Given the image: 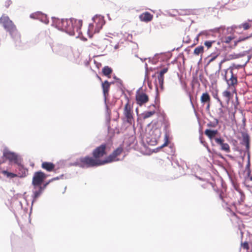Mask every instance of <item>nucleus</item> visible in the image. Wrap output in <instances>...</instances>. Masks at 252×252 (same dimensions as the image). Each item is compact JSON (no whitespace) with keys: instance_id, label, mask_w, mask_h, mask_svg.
I'll return each mask as SVG.
<instances>
[{"instance_id":"nucleus-1","label":"nucleus","mask_w":252,"mask_h":252,"mask_svg":"<svg viewBox=\"0 0 252 252\" xmlns=\"http://www.w3.org/2000/svg\"><path fill=\"white\" fill-rule=\"evenodd\" d=\"M160 129L157 127H153L150 129H146L143 137V140L149 145L154 146L157 144L160 137Z\"/></svg>"},{"instance_id":"nucleus-2","label":"nucleus","mask_w":252,"mask_h":252,"mask_svg":"<svg viewBox=\"0 0 252 252\" xmlns=\"http://www.w3.org/2000/svg\"><path fill=\"white\" fill-rule=\"evenodd\" d=\"M71 19V24H68L67 29H65V32L70 35L75 36L78 37L82 33L81 28L82 27V20H78L74 18Z\"/></svg>"},{"instance_id":"nucleus-3","label":"nucleus","mask_w":252,"mask_h":252,"mask_svg":"<svg viewBox=\"0 0 252 252\" xmlns=\"http://www.w3.org/2000/svg\"><path fill=\"white\" fill-rule=\"evenodd\" d=\"M52 26L55 27L59 30L65 32V29L67 28L68 24H71V19H59L52 17Z\"/></svg>"},{"instance_id":"nucleus-4","label":"nucleus","mask_w":252,"mask_h":252,"mask_svg":"<svg viewBox=\"0 0 252 252\" xmlns=\"http://www.w3.org/2000/svg\"><path fill=\"white\" fill-rule=\"evenodd\" d=\"M233 67L230 66L228 69L225 70V74L223 76L224 79L226 81L228 86H234L237 84V75L233 72Z\"/></svg>"},{"instance_id":"nucleus-5","label":"nucleus","mask_w":252,"mask_h":252,"mask_svg":"<svg viewBox=\"0 0 252 252\" xmlns=\"http://www.w3.org/2000/svg\"><path fill=\"white\" fill-rule=\"evenodd\" d=\"M81 161L84 166V168L97 166L104 164V163L102 162V160H100L94 159L93 158L89 156L81 157Z\"/></svg>"},{"instance_id":"nucleus-6","label":"nucleus","mask_w":252,"mask_h":252,"mask_svg":"<svg viewBox=\"0 0 252 252\" xmlns=\"http://www.w3.org/2000/svg\"><path fill=\"white\" fill-rule=\"evenodd\" d=\"M3 157L8 160L10 162H13L16 164L19 163L21 159L20 157L18 154L11 152L7 149L4 150Z\"/></svg>"},{"instance_id":"nucleus-7","label":"nucleus","mask_w":252,"mask_h":252,"mask_svg":"<svg viewBox=\"0 0 252 252\" xmlns=\"http://www.w3.org/2000/svg\"><path fill=\"white\" fill-rule=\"evenodd\" d=\"M46 178V175L42 171L36 172L33 176L32 184L34 186V189L36 187L41 185L43 181Z\"/></svg>"},{"instance_id":"nucleus-8","label":"nucleus","mask_w":252,"mask_h":252,"mask_svg":"<svg viewBox=\"0 0 252 252\" xmlns=\"http://www.w3.org/2000/svg\"><path fill=\"white\" fill-rule=\"evenodd\" d=\"M123 152V149L121 147H119L114 150L113 153L108 156L105 159L102 160V162L105 164L110 163L113 161L119 160V158H117V156H119Z\"/></svg>"},{"instance_id":"nucleus-9","label":"nucleus","mask_w":252,"mask_h":252,"mask_svg":"<svg viewBox=\"0 0 252 252\" xmlns=\"http://www.w3.org/2000/svg\"><path fill=\"white\" fill-rule=\"evenodd\" d=\"M0 23L2 24L4 29L9 32L16 28L15 26L8 16H3L0 18Z\"/></svg>"},{"instance_id":"nucleus-10","label":"nucleus","mask_w":252,"mask_h":252,"mask_svg":"<svg viewBox=\"0 0 252 252\" xmlns=\"http://www.w3.org/2000/svg\"><path fill=\"white\" fill-rule=\"evenodd\" d=\"M106 144H102L94 149L93 156L95 158H100L106 155Z\"/></svg>"},{"instance_id":"nucleus-11","label":"nucleus","mask_w":252,"mask_h":252,"mask_svg":"<svg viewBox=\"0 0 252 252\" xmlns=\"http://www.w3.org/2000/svg\"><path fill=\"white\" fill-rule=\"evenodd\" d=\"M236 27L232 26L227 27L226 28L224 26H220L219 28H217L214 29V31L219 32L220 34V36H226L227 34H231L233 33Z\"/></svg>"},{"instance_id":"nucleus-12","label":"nucleus","mask_w":252,"mask_h":252,"mask_svg":"<svg viewBox=\"0 0 252 252\" xmlns=\"http://www.w3.org/2000/svg\"><path fill=\"white\" fill-rule=\"evenodd\" d=\"M124 114L126 119V122L130 124H132L133 118L132 115L131 107L128 103H127L125 106Z\"/></svg>"},{"instance_id":"nucleus-13","label":"nucleus","mask_w":252,"mask_h":252,"mask_svg":"<svg viewBox=\"0 0 252 252\" xmlns=\"http://www.w3.org/2000/svg\"><path fill=\"white\" fill-rule=\"evenodd\" d=\"M92 20L96 24V28L95 29V32H98L100 29L102 28V26L105 24L104 17L101 15H96L92 18Z\"/></svg>"},{"instance_id":"nucleus-14","label":"nucleus","mask_w":252,"mask_h":252,"mask_svg":"<svg viewBox=\"0 0 252 252\" xmlns=\"http://www.w3.org/2000/svg\"><path fill=\"white\" fill-rule=\"evenodd\" d=\"M30 18L38 19L41 22L45 24H48L49 22L47 15L39 11L31 14L30 15Z\"/></svg>"},{"instance_id":"nucleus-15","label":"nucleus","mask_w":252,"mask_h":252,"mask_svg":"<svg viewBox=\"0 0 252 252\" xmlns=\"http://www.w3.org/2000/svg\"><path fill=\"white\" fill-rule=\"evenodd\" d=\"M136 100L139 105H142L148 101L149 98L146 94L143 93H140L139 92V90H138L136 92Z\"/></svg>"},{"instance_id":"nucleus-16","label":"nucleus","mask_w":252,"mask_h":252,"mask_svg":"<svg viewBox=\"0 0 252 252\" xmlns=\"http://www.w3.org/2000/svg\"><path fill=\"white\" fill-rule=\"evenodd\" d=\"M9 33L12 38L13 39L15 45L16 46H20L21 45V36L20 33L16 29V28L14 29Z\"/></svg>"},{"instance_id":"nucleus-17","label":"nucleus","mask_w":252,"mask_h":252,"mask_svg":"<svg viewBox=\"0 0 252 252\" xmlns=\"http://www.w3.org/2000/svg\"><path fill=\"white\" fill-rule=\"evenodd\" d=\"M214 140L216 143L220 145V150L222 151H224L226 153H229L230 152V147L229 145L226 143H224V140L220 137H217L214 138Z\"/></svg>"},{"instance_id":"nucleus-18","label":"nucleus","mask_w":252,"mask_h":252,"mask_svg":"<svg viewBox=\"0 0 252 252\" xmlns=\"http://www.w3.org/2000/svg\"><path fill=\"white\" fill-rule=\"evenodd\" d=\"M17 171L18 177L20 178H24L27 176L28 174V170L21 163V161L19 163H17Z\"/></svg>"},{"instance_id":"nucleus-19","label":"nucleus","mask_w":252,"mask_h":252,"mask_svg":"<svg viewBox=\"0 0 252 252\" xmlns=\"http://www.w3.org/2000/svg\"><path fill=\"white\" fill-rule=\"evenodd\" d=\"M37 187V189H35V190H32L33 194L32 195V204L36 200V199L42 194L43 192L41 188H40L39 186Z\"/></svg>"},{"instance_id":"nucleus-20","label":"nucleus","mask_w":252,"mask_h":252,"mask_svg":"<svg viewBox=\"0 0 252 252\" xmlns=\"http://www.w3.org/2000/svg\"><path fill=\"white\" fill-rule=\"evenodd\" d=\"M112 83H114L113 82L109 83L107 81H105L102 84V88L103 90V94L104 96L105 99L106 97V95L108 94V92L109 90L110 84Z\"/></svg>"},{"instance_id":"nucleus-21","label":"nucleus","mask_w":252,"mask_h":252,"mask_svg":"<svg viewBox=\"0 0 252 252\" xmlns=\"http://www.w3.org/2000/svg\"><path fill=\"white\" fill-rule=\"evenodd\" d=\"M153 17V15L151 13L146 12L141 14L139 16V18L142 21L148 22L152 20Z\"/></svg>"},{"instance_id":"nucleus-22","label":"nucleus","mask_w":252,"mask_h":252,"mask_svg":"<svg viewBox=\"0 0 252 252\" xmlns=\"http://www.w3.org/2000/svg\"><path fill=\"white\" fill-rule=\"evenodd\" d=\"M42 167L47 171H52L55 167V165L52 162H44L42 164Z\"/></svg>"},{"instance_id":"nucleus-23","label":"nucleus","mask_w":252,"mask_h":252,"mask_svg":"<svg viewBox=\"0 0 252 252\" xmlns=\"http://www.w3.org/2000/svg\"><path fill=\"white\" fill-rule=\"evenodd\" d=\"M243 144L245 145L246 150L249 151L250 149V136L247 133L243 134Z\"/></svg>"},{"instance_id":"nucleus-24","label":"nucleus","mask_w":252,"mask_h":252,"mask_svg":"<svg viewBox=\"0 0 252 252\" xmlns=\"http://www.w3.org/2000/svg\"><path fill=\"white\" fill-rule=\"evenodd\" d=\"M218 132L217 130H211L210 129H207L205 131V134L210 139L216 138L215 136Z\"/></svg>"},{"instance_id":"nucleus-25","label":"nucleus","mask_w":252,"mask_h":252,"mask_svg":"<svg viewBox=\"0 0 252 252\" xmlns=\"http://www.w3.org/2000/svg\"><path fill=\"white\" fill-rule=\"evenodd\" d=\"M250 22H252V19H248L247 22L243 23L239 26V28H243L244 30H248L251 26L252 24Z\"/></svg>"},{"instance_id":"nucleus-26","label":"nucleus","mask_w":252,"mask_h":252,"mask_svg":"<svg viewBox=\"0 0 252 252\" xmlns=\"http://www.w3.org/2000/svg\"><path fill=\"white\" fill-rule=\"evenodd\" d=\"M210 100V96L207 93H203L200 98L202 103L204 104L206 102H209Z\"/></svg>"},{"instance_id":"nucleus-27","label":"nucleus","mask_w":252,"mask_h":252,"mask_svg":"<svg viewBox=\"0 0 252 252\" xmlns=\"http://www.w3.org/2000/svg\"><path fill=\"white\" fill-rule=\"evenodd\" d=\"M158 82L159 87L161 90H163V82H164V75L161 74L160 73L158 77Z\"/></svg>"},{"instance_id":"nucleus-28","label":"nucleus","mask_w":252,"mask_h":252,"mask_svg":"<svg viewBox=\"0 0 252 252\" xmlns=\"http://www.w3.org/2000/svg\"><path fill=\"white\" fill-rule=\"evenodd\" d=\"M234 38V36H222L221 37V42L223 43H225L226 44H228L230 42V41Z\"/></svg>"},{"instance_id":"nucleus-29","label":"nucleus","mask_w":252,"mask_h":252,"mask_svg":"<svg viewBox=\"0 0 252 252\" xmlns=\"http://www.w3.org/2000/svg\"><path fill=\"white\" fill-rule=\"evenodd\" d=\"M102 72L104 75L108 76L112 72V69L108 66H105L102 69Z\"/></svg>"},{"instance_id":"nucleus-30","label":"nucleus","mask_w":252,"mask_h":252,"mask_svg":"<svg viewBox=\"0 0 252 252\" xmlns=\"http://www.w3.org/2000/svg\"><path fill=\"white\" fill-rule=\"evenodd\" d=\"M2 173L6 176L7 177L9 178H13L16 177H18V174H14L13 173L9 172L6 170H3Z\"/></svg>"},{"instance_id":"nucleus-31","label":"nucleus","mask_w":252,"mask_h":252,"mask_svg":"<svg viewBox=\"0 0 252 252\" xmlns=\"http://www.w3.org/2000/svg\"><path fill=\"white\" fill-rule=\"evenodd\" d=\"M73 166H78L80 168H84V166L82 164V162L81 161V158L76 159V160L73 162Z\"/></svg>"},{"instance_id":"nucleus-32","label":"nucleus","mask_w":252,"mask_h":252,"mask_svg":"<svg viewBox=\"0 0 252 252\" xmlns=\"http://www.w3.org/2000/svg\"><path fill=\"white\" fill-rule=\"evenodd\" d=\"M204 47L202 46H199L195 48L194 50V54L196 55H198L201 53L203 52Z\"/></svg>"},{"instance_id":"nucleus-33","label":"nucleus","mask_w":252,"mask_h":252,"mask_svg":"<svg viewBox=\"0 0 252 252\" xmlns=\"http://www.w3.org/2000/svg\"><path fill=\"white\" fill-rule=\"evenodd\" d=\"M155 111H147L145 112L143 114V118L144 119H146L147 118H148L150 117L151 116L154 115L155 114Z\"/></svg>"},{"instance_id":"nucleus-34","label":"nucleus","mask_w":252,"mask_h":252,"mask_svg":"<svg viewBox=\"0 0 252 252\" xmlns=\"http://www.w3.org/2000/svg\"><path fill=\"white\" fill-rule=\"evenodd\" d=\"M244 55V54L239 53L237 54H231L229 55L230 59H236L243 57Z\"/></svg>"},{"instance_id":"nucleus-35","label":"nucleus","mask_w":252,"mask_h":252,"mask_svg":"<svg viewBox=\"0 0 252 252\" xmlns=\"http://www.w3.org/2000/svg\"><path fill=\"white\" fill-rule=\"evenodd\" d=\"M215 121L213 123H210L208 124V126L215 127L219 123V120L217 118L214 119Z\"/></svg>"},{"instance_id":"nucleus-36","label":"nucleus","mask_w":252,"mask_h":252,"mask_svg":"<svg viewBox=\"0 0 252 252\" xmlns=\"http://www.w3.org/2000/svg\"><path fill=\"white\" fill-rule=\"evenodd\" d=\"M217 113L219 118H221L223 116L224 111L222 108H219L217 111Z\"/></svg>"},{"instance_id":"nucleus-37","label":"nucleus","mask_w":252,"mask_h":252,"mask_svg":"<svg viewBox=\"0 0 252 252\" xmlns=\"http://www.w3.org/2000/svg\"><path fill=\"white\" fill-rule=\"evenodd\" d=\"M219 54H214V53H212L210 55V57L211 58L209 60V63L213 62V61H214L216 58L218 56Z\"/></svg>"},{"instance_id":"nucleus-38","label":"nucleus","mask_w":252,"mask_h":252,"mask_svg":"<svg viewBox=\"0 0 252 252\" xmlns=\"http://www.w3.org/2000/svg\"><path fill=\"white\" fill-rule=\"evenodd\" d=\"M222 94L223 96L226 97L228 99H229L231 93L229 91L226 90L223 92Z\"/></svg>"},{"instance_id":"nucleus-39","label":"nucleus","mask_w":252,"mask_h":252,"mask_svg":"<svg viewBox=\"0 0 252 252\" xmlns=\"http://www.w3.org/2000/svg\"><path fill=\"white\" fill-rule=\"evenodd\" d=\"M215 42V41H206L204 43V45L208 48H210L212 44Z\"/></svg>"},{"instance_id":"nucleus-40","label":"nucleus","mask_w":252,"mask_h":252,"mask_svg":"<svg viewBox=\"0 0 252 252\" xmlns=\"http://www.w3.org/2000/svg\"><path fill=\"white\" fill-rule=\"evenodd\" d=\"M251 36H252V35L251 36H240L238 38V42H240L245 41L246 39H248L249 38H250Z\"/></svg>"},{"instance_id":"nucleus-41","label":"nucleus","mask_w":252,"mask_h":252,"mask_svg":"<svg viewBox=\"0 0 252 252\" xmlns=\"http://www.w3.org/2000/svg\"><path fill=\"white\" fill-rule=\"evenodd\" d=\"M164 139H165V142H164L162 145H161L159 147V148H160V149H161V148H162V147H164V146H166V145L168 144V142H169V141H168V136H167V134H165V138H164Z\"/></svg>"},{"instance_id":"nucleus-42","label":"nucleus","mask_w":252,"mask_h":252,"mask_svg":"<svg viewBox=\"0 0 252 252\" xmlns=\"http://www.w3.org/2000/svg\"><path fill=\"white\" fill-rule=\"evenodd\" d=\"M207 35V31H202V32H201L197 36H196V39L197 41H198V37L200 35Z\"/></svg>"},{"instance_id":"nucleus-43","label":"nucleus","mask_w":252,"mask_h":252,"mask_svg":"<svg viewBox=\"0 0 252 252\" xmlns=\"http://www.w3.org/2000/svg\"><path fill=\"white\" fill-rule=\"evenodd\" d=\"M51 182V181L49 180V181H48L47 182L45 183V184H44V185L42 186L41 185L39 186V187L40 188H41V189H42V190L44 191V190L46 188V187L49 185V184Z\"/></svg>"},{"instance_id":"nucleus-44","label":"nucleus","mask_w":252,"mask_h":252,"mask_svg":"<svg viewBox=\"0 0 252 252\" xmlns=\"http://www.w3.org/2000/svg\"><path fill=\"white\" fill-rule=\"evenodd\" d=\"M117 83L118 87L119 88H121V87L123 85L122 81L119 78H117Z\"/></svg>"},{"instance_id":"nucleus-45","label":"nucleus","mask_w":252,"mask_h":252,"mask_svg":"<svg viewBox=\"0 0 252 252\" xmlns=\"http://www.w3.org/2000/svg\"><path fill=\"white\" fill-rule=\"evenodd\" d=\"M242 246L244 249L247 250L249 249V244L248 242H245L243 244H242Z\"/></svg>"},{"instance_id":"nucleus-46","label":"nucleus","mask_w":252,"mask_h":252,"mask_svg":"<svg viewBox=\"0 0 252 252\" xmlns=\"http://www.w3.org/2000/svg\"><path fill=\"white\" fill-rule=\"evenodd\" d=\"M168 71V68L167 67H165L164 68H163L162 69H161L159 73H160L161 74H164L165 73H166Z\"/></svg>"},{"instance_id":"nucleus-47","label":"nucleus","mask_w":252,"mask_h":252,"mask_svg":"<svg viewBox=\"0 0 252 252\" xmlns=\"http://www.w3.org/2000/svg\"><path fill=\"white\" fill-rule=\"evenodd\" d=\"M11 3L12 1L11 0H7L5 2V6L6 7H8Z\"/></svg>"},{"instance_id":"nucleus-48","label":"nucleus","mask_w":252,"mask_h":252,"mask_svg":"<svg viewBox=\"0 0 252 252\" xmlns=\"http://www.w3.org/2000/svg\"><path fill=\"white\" fill-rule=\"evenodd\" d=\"M225 61H226V60H225V59H223V60H222L220 62V63H219V71H220V69H221L222 64L224 62H225Z\"/></svg>"},{"instance_id":"nucleus-49","label":"nucleus","mask_w":252,"mask_h":252,"mask_svg":"<svg viewBox=\"0 0 252 252\" xmlns=\"http://www.w3.org/2000/svg\"><path fill=\"white\" fill-rule=\"evenodd\" d=\"M63 175H61L59 177H55V178H52V179L50 180L51 181V182H52V181H55V180H59L60 179H61L62 178V177H63Z\"/></svg>"},{"instance_id":"nucleus-50","label":"nucleus","mask_w":252,"mask_h":252,"mask_svg":"<svg viewBox=\"0 0 252 252\" xmlns=\"http://www.w3.org/2000/svg\"><path fill=\"white\" fill-rule=\"evenodd\" d=\"M145 70H146L145 77H148V64H147V63H145Z\"/></svg>"},{"instance_id":"nucleus-51","label":"nucleus","mask_w":252,"mask_h":252,"mask_svg":"<svg viewBox=\"0 0 252 252\" xmlns=\"http://www.w3.org/2000/svg\"><path fill=\"white\" fill-rule=\"evenodd\" d=\"M6 159L4 157H3V156L1 157L0 158V165L1 164H2V163L4 162H5V160H6Z\"/></svg>"},{"instance_id":"nucleus-52","label":"nucleus","mask_w":252,"mask_h":252,"mask_svg":"<svg viewBox=\"0 0 252 252\" xmlns=\"http://www.w3.org/2000/svg\"><path fill=\"white\" fill-rule=\"evenodd\" d=\"M188 12H189V11H188L187 10H182V11H181V14H183V15H187V14H188Z\"/></svg>"},{"instance_id":"nucleus-53","label":"nucleus","mask_w":252,"mask_h":252,"mask_svg":"<svg viewBox=\"0 0 252 252\" xmlns=\"http://www.w3.org/2000/svg\"><path fill=\"white\" fill-rule=\"evenodd\" d=\"M219 102L220 103V108H222V107H223V105L222 102H221V101L220 99H219Z\"/></svg>"},{"instance_id":"nucleus-54","label":"nucleus","mask_w":252,"mask_h":252,"mask_svg":"<svg viewBox=\"0 0 252 252\" xmlns=\"http://www.w3.org/2000/svg\"><path fill=\"white\" fill-rule=\"evenodd\" d=\"M233 68L235 67V68L236 69H238L239 68V67H241V65H235V64H233V66H232Z\"/></svg>"},{"instance_id":"nucleus-55","label":"nucleus","mask_w":252,"mask_h":252,"mask_svg":"<svg viewBox=\"0 0 252 252\" xmlns=\"http://www.w3.org/2000/svg\"><path fill=\"white\" fill-rule=\"evenodd\" d=\"M239 42H238V39L237 40L234 41V45L236 46Z\"/></svg>"},{"instance_id":"nucleus-56","label":"nucleus","mask_w":252,"mask_h":252,"mask_svg":"<svg viewBox=\"0 0 252 252\" xmlns=\"http://www.w3.org/2000/svg\"><path fill=\"white\" fill-rule=\"evenodd\" d=\"M219 197H220V199L223 200V197H222V195L221 194H220Z\"/></svg>"},{"instance_id":"nucleus-57","label":"nucleus","mask_w":252,"mask_h":252,"mask_svg":"<svg viewBox=\"0 0 252 252\" xmlns=\"http://www.w3.org/2000/svg\"><path fill=\"white\" fill-rule=\"evenodd\" d=\"M209 107H210V104L208 103L206 109L208 110L209 109Z\"/></svg>"},{"instance_id":"nucleus-58","label":"nucleus","mask_w":252,"mask_h":252,"mask_svg":"<svg viewBox=\"0 0 252 252\" xmlns=\"http://www.w3.org/2000/svg\"><path fill=\"white\" fill-rule=\"evenodd\" d=\"M118 47H119V45H116L115 46V49H118Z\"/></svg>"},{"instance_id":"nucleus-59","label":"nucleus","mask_w":252,"mask_h":252,"mask_svg":"<svg viewBox=\"0 0 252 252\" xmlns=\"http://www.w3.org/2000/svg\"><path fill=\"white\" fill-rule=\"evenodd\" d=\"M52 50H53V52H55V53H57V52H56V51H55V48H52Z\"/></svg>"},{"instance_id":"nucleus-60","label":"nucleus","mask_w":252,"mask_h":252,"mask_svg":"<svg viewBox=\"0 0 252 252\" xmlns=\"http://www.w3.org/2000/svg\"><path fill=\"white\" fill-rule=\"evenodd\" d=\"M215 97L217 99V101L219 102V99H220L218 96Z\"/></svg>"},{"instance_id":"nucleus-61","label":"nucleus","mask_w":252,"mask_h":252,"mask_svg":"<svg viewBox=\"0 0 252 252\" xmlns=\"http://www.w3.org/2000/svg\"><path fill=\"white\" fill-rule=\"evenodd\" d=\"M91 27H93V24H90V25H89V28H90Z\"/></svg>"},{"instance_id":"nucleus-62","label":"nucleus","mask_w":252,"mask_h":252,"mask_svg":"<svg viewBox=\"0 0 252 252\" xmlns=\"http://www.w3.org/2000/svg\"><path fill=\"white\" fill-rule=\"evenodd\" d=\"M19 204V205H20L21 206H22V203L21 201H19L18 202Z\"/></svg>"},{"instance_id":"nucleus-63","label":"nucleus","mask_w":252,"mask_h":252,"mask_svg":"<svg viewBox=\"0 0 252 252\" xmlns=\"http://www.w3.org/2000/svg\"><path fill=\"white\" fill-rule=\"evenodd\" d=\"M114 78L117 81V78H118L116 76H114Z\"/></svg>"},{"instance_id":"nucleus-64","label":"nucleus","mask_w":252,"mask_h":252,"mask_svg":"<svg viewBox=\"0 0 252 252\" xmlns=\"http://www.w3.org/2000/svg\"><path fill=\"white\" fill-rule=\"evenodd\" d=\"M250 180L252 181V176L250 177Z\"/></svg>"}]
</instances>
